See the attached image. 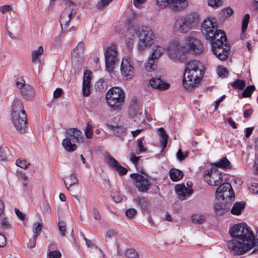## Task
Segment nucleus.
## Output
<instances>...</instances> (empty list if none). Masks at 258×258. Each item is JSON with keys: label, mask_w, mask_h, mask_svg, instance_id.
<instances>
[{"label": "nucleus", "mask_w": 258, "mask_h": 258, "mask_svg": "<svg viewBox=\"0 0 258 258\" xmlns=\"http://www.w3.org/2000/svg\"><path fill=\"white\" fill-rule=\"evenodd\" d=\"M232 239L228 247L234 255H242L251 249L255 245L254 233L244 223L234 225L229 230Z\"/></svg>", "instance_id": "nucleus-1"}, {"label": "nucleus", "mask_w": 258, "mask_h": 258, "mask_svg": "<svg viewBox=\"0 0 258 258\" xmlns=\"http://www.w3.org/2000/svg\"><path fill=\"white\" fill-rule=\"evenodd\" d=\"M138 37V47L144 50L150 47L154 43L155 35L152 29L146 26H132L126 32L125 43L128 48L133 47L134 40Z\"/></svg>", "instance_id": "nucleus-2"}, {"label": "nucleus", "mask_w": 258, "mask_h": 258, "mask_svg": "<svg viewBox=\"0 0 258 258\" xmlns=\"http://www.w3.org/2000/svg\"><path fill=\"white\" fill-rule=\"evenodd\" d=\"M201 63L198 61L192 60L186 65L183 79V85L186 89H191L199 83L200 76H202Z\"/></svg>", "instance_id": "nucleus-3"}, {"label": "nucleus", "mask_w": 258, "mask_h": 258, "mask_svg": "<svg viewBox=\"0 0 258 258\" xmlns=\"http://www.w3.org/2000/svg\"><path fill=\"white\" fill-rule=\"evenodd\" d=\"M198 22V14L190 13L178 17L174 22L173 29L176 33L186 34L189 32Z\"/></svg>", "instance_id": "nucleus-4"}, {"label": "nucleus", "mask_w": 258, "mask_h": 258, "mask_svg": "<svg viewBox=\"0 0 258 258\" xmlns=\"http://www.w3.org/2000/svg\"><path fill=\"white\" fill-rule=\"evenodd\" d=\"M84 137L82 132L77 128H70L65 133V138L62 140V146L69 152L75 151L77 143H83Z\"/></svg>", "instance_id": "nucleus-5"}, {"label": "nucleus", "mask_w": 258, "mask_h": 258, "mask_svg": "<svg viewBox=\"0 0 258 258\" xmlns=\"http://www.w3.org/2000/svg\"><path fill=\"white\" fill-rule=\"evenodd\" d=\"M125 95L122 90L118 87H113L106 93L105 99L107 105L114 110H119L124 103Z\"/></svg>", "instance_id": "nucleus-6"}, {"label": "nucleus", "mask_w": 258, "mask_h": 258, "mask_svg": "<svg viewBox=\"0 0 258 258\" xmlns=\"http://www.w3.org/2000/svg\"><path fill=\"white\" fill-rule=\"evenodd\" d=\"M106 70L110 73L113 72L115 66L118 63V52L114 44L107 46L104 50Z\"/></svg>", "instance_id": "nucleus-7"}, {"label": "nucleus", "mask_w": 258, "mask_h": 258, "mask_svg": "<svg viewBox=\"0 0 258 258\" xmlns=\"http://www.w3.org/2000/svg\"><path fill=\"white\" fill-rule=\"evenodd\" d=\"M168 56L173 59H179L182 55L186 53L184 45H181L178 40H173L167 47Z\"/></svg>", "instance_id": "nucleus-8"}, {"label": "nucleus", "mask_w": 258, "mask_h": 258, "mask_svg": "<svg viewBox=\"0 0 258 258\" xmlns=\"http://www.w3.org/2000/svg\"><path fill=\"white\" fill-rule=\"evenodd\" d=\"M218 23L213 18H207L202 24V32L208 40H212L214 34L219 31Z\"/></svg>", "instance_id": "nucleus-9"}, {"label": "nucleus", "mask_w": 258, "mask_h": 258, "mask_svg": "<svg viewBox=\"0 0 258 258\" xmlns=\"http://www.w3.org/2000/svg\"><path fill=\"white\" fill-rule=\"evenodd\" d=\"M66 4L69 6L62 12L60 16L59 22L62 29L63 26L64 29L67 28L69 26L72 18L76 13V9L74 3L70 1L66 2Z\"/></svg>", "instance_id": "nucleus-10"}, {"label": "nucleus", "mask_w": 258, "mask_h": 258, "mask_svg": "<svg viewBox=\"0 0 258 258\" xmlns=\"http://www.w3.org/2000/svg\"><path fill=\"white\" fill-rule=\"evenodd\" d=\"M184 47L186 53L189 52L194 54H200L204 51L201 42L191 36L185 37Z\"/></svg>", "instance_id": "nucleus-11"}, {"label": "nucleus", "mask_w": 258, "mask_h": 258, "mask_svg": "<svg viewBox=\"0 0 258 258\" xmlns=\"http://www.w3.org/2000/svg\"><path fill=\"white\" fill-rule=\"evenodd\" d=\"M16 85L26 100L32 101L34 99L35 93L33 87L29 84H26L25 80L22 78L17 79Z\"/></svg>", "instance_id": "nucleus-12"}, {"label": "nucleus", "mask_w": 258, "mask_h": 258, "mask_svg": "<svg viewBox=\"0 0 258 258\" xmlns=\"http://www.w3.org/2000/svg\"><path fill=\"white\" fill-rule=\"evenodd\" d=\"M204 178L209 185L212 186H217L223 181L221 172L215 168L206 170Z\"/></svg>", "instance_id": "nucleus-13"}, {"label": "nucleus", "mask_w": 258, "mask_h": 258, "mask_svg": "<svg viewBox=\"0 0 258 258\" xmlns=\"http://www.w3.org/2000/svg\"><path fill=\"white\" fill-rule=\"evenodd\" d=\"M130 176L135 180L136 187L139 191L144 192L149 189L151 182L146 177L137 173L131 174Z\"/></svg>", "instance_id": "nucleus-14"}, {"label": "nucleus", "mask_w": 258, "mask_h": 258, "mask_svg": "<svg viewBox=\"0 0 258 258\" xmlns=\"http://www.w3.org/2000/svg\"><path fill=\"white\" fill-rule=\"evenodd\" d=\"M216 198L222 200L226 198L231 199L234 198V194L231 184L225 182L220 184L216 191Z\"/></svg>", "instance_id": "nucleus-15"}, {"label": "nucleus", "mask_w": 258, "mask_h": 258, "mask_svg": "<svg viewBox=\"0 0 258 258\" xmlns=\"http://www.w3.org/2000/svg\"><path fill=\"white\" fill-rule=\"evenodd\" d=\"M12 122L16 129L21 134L24 133L27 129L26 113L12 115Z\"/></svg>", "instance_id": "nucleus-16"}, {"label": "nucleus", "mask_w": 258, "mask_h": 258, "mask_svg": "<svg viewBox=\"0 0 258 258\" xmlns=\"http://www.w3.org/2000/svg\"><path fill=\"white\" fill-rule=\"evenodd\" d=\"M212 50L217 58L221 60H225L228 57L230 48L226 43L220 45L214 43L212 46Z\"/></svg>", "instance_id": "nucleus-17"}, {"label": "nucleus", "mask_w": 258, "mask_h": 258, "mask_svg": "<svg viewBox=\"0 0 258 258\" xmlns=\"http://www.w3.org/2000/svg\"><path fill=\"white\" fill-rule=\"evenodd\" d=\"M120 71L123 77L126 78V80L131 79L134 76V68L131 63L129 59L123 58L122 60Z\"/></svg>", "instance_id": "nucleus-18"}, {"label": "nucleus", "mask_w": 258, "mask_h": 258, "mask_svg": "<svg viewBox=\"0 0 258 258\" xmlns=\"http://www.w3.org/2000/svg\"><path fill=\"white\" fill-rule=\"evenodd\" d=\"M92 73L86 70L84 73L82 92L85 97L89 96L91 94V80Z\"/></svg>", "instance_id": "nucleus-19"}, {"label": "nucleus", "mask_w": 258, "mask_h": 258, "mask_svg": "<svg viewBox=\"0 0 258 258\" xmlns=\"http://www.w3.org/2000/svg\"><path fill=\"white\" fill-rule=\"evenodd\" d=\"M107 163L108 166L115 170L119 175H125L127 173V169L122 166L114 158L110 156L107 157Z\"/></svg>", "instance_id": "nucleus-20"}, {"label": "nucleus", "mask_w": 258, "mask_h": 258, "mask_svg": "<svg viewBox=\"0 0 258 258\" xmlns=\"http://www.w3.org/2000/svg\"><path fill=\"white\" fill-rule=\"evenodd\" d=\"M175 190L178 198L182 200L189 197L193 192L192 189L186 187L183 184L176 185Z\"/></svg>", "instance_id": "nucleus-21"}, {"label": "nucleus", "mask_w": 258, "mask_h": 258, "mask_svg": "<svg viewBox=\"0 0 258 258\" xmlns=\"http://www.w3.org/2000/svg\"><path fill=\"white\" fill-rule=\"evenodd\" d=\"M150 85L154 88L160 90H165L170 87V84L165 83L159 78H153L150 80Z\"/></svg>", "instance_id": "nucleus-22"}, {"label": "nucleus", "mask_w": 258, "mask_h": 258, "mask_svg": "<svg viewBox=\"0 0 258 258\" xmlns=\"http://www.w3.org/2000/svg\"><path fill=\"white\" fill-rule=\"evenodd\" d=\"M107 126L113 133L114 136L119 138L121 141L124 140V137L126 134V128L120 125L107 124Z\"/></svg>", "instance_id": "nucleus-23"}, {"label": "nucleus", "mask_w": 258, "mask_h": 258, "mask_svg": "<svg viewBox=\"0 0 258 258\" xmlns=\"http://www.w3.org/2000/svg\"><path fill=\"white\" fill-rule=\"evenodd\" d=\"M187 0H172L170 8L175 12H179L185 9L188 6Z\"/></svg>", "instance_id": "nucleus-24"}, {"label": "nucleus", "mask_w": 258, "mask_h": 258, "mask_svg": "<svg viewBox=\"0 0 258 258\" xmlns=\"http://www.w3.org/2000/svg\"><path fill=\"white\" fill-rule=\"evenodd\" d=\"M26 113L22 101L18 99H15L13 101L11 109V116Z\"/></svg>", "instance_id": "nucleus-25"}, {"label": "nucleus", "mask_w": 258, "mask_h": 258, "mask_svg": "<svg viewBox=\"0 0 258 258\" xmlns=\"http://www.w3.org/2000/svg\"><path fill=\"white\" fill-rule=\"evenodd\" d=\"M212 40H209L211 44V46H213V44L215 43L218 44L219 45L221 44H224L226 43L227 38L226 37L224 31L219 30L216 32L212 39Z\"/></svg>", "instance_id": "nucleus-26"}, {"label": "nucleus", "mask_w": 258, "mask_h": 258, "mask_svg": "<svg viewBox=\"0 0 258 258\" xmlns=\"http://www.w3.org/2000/svg\"><path fill=\"white\" fill-rule=\"evenodd\" d=\"M213 209L217 215L221 216L228 211L230 209V207L221 202H218L214 205Z\"/></svg>", "instance_id": "nucleus-27"}, {"label": "nucleus", "mask_w": 258, "mask_h": 258, "mask_svg": "<svg viewBox=\"0 0 258 258\" xmlns=\"http://www.w3.org/2000/svg\"><path fill=\"white\" fill-rule=\"evenodd\" d=\"M130 112H132L135 116H137L138 114L140 115L142 114V105L136 98H133L131 102Z\"/></svg>", "instance_id": "nucleus-28"}, {"label": "nucleus", "mask_w": 258, "mask_h": 258, "mask_svg": "<svg viewBox=\"0 0 258 258\" xmlns=\"http://www.w3.org/2000/svg\"><path fill=\"white\" fill-rule=\"evenodd\" d=\"M84 50V44L82 42H80L76 46V47L72 51V55L73 59L75 60V59L81 58Z\"/></svg>", "instance_id": "nucleus-29"}, {"label": "nucleus", "mask_w": 258, "mask_h": 258, "mask_svg": "<svg viewBox=\"0 0 258 258\" xmlns=\"http://www.w3.org/2000/svg\"><path fill=\"white\" fill-rule=\"evenodd\" d=\"M245 207V203L243 202H237L233 206L231 212L233 215H239L244 210Z\"/></svg>", "instance_id": "nucleus-30"}, {"label": "nucleus", "mask_w": 258, "mask_h": 258, "mask_svg": "<svg viewBox=\"0 0 258 258\" xmlns=\"http://www.w3.org/2000/svg\"><path fill=\"white\" fill-rule=\"evenodd\" d=\"M183 176L182 171L175 168H171L169 171V176L173 181L180 180Z\"/></svg>", "instance_id": "nucleus-31"}, {"label": "nucleus", "mask_w": 258, "mask_h": 258, "mask_svg": "<svg viewBox=\"0 0 258 258\" xmlns=\"http://www.w3.org/2000/svg\"><path fill=\"white\" fill-rule=\"evenodd\" d=\"M165 51L164 48L160 45H155L152 48L151 56L153 58L157 59L160 57Z\"/></svg>", "instance_id": "nucleus-32"}, {"label": "nucleus", "mask_w": 258, "mask_h": 258, "mask_svg": "<svg viewBox=\"0 0 258 258\" xmlns=\"http://www.w3.org/2000/svg\"><path fill=\"white\" fill-rule=\"evenodd\" d=\"M159 131L160 132V144L162 146V150H164L167 146L168 136L163 128H159Z\"/></svg>", "instance_id": "nucleus-33"}, {"label": "nucleus", "mask_w": 258, "mask_h": 258, "mask_svg": "<svg viewBox=\"0 0 258 258\" xmlns=\"http://www.w3.org/2000/svg\"><path fill=\"white\" fill-rule=\"evenodd\" d=\"M43 52V48L39 46L37 49L32 52V61L33 63H37L40 61V57Z\"/></svg>", "instance_id": "nucleus-34"}, {"label": "nucleus", "mask_w": 258, "mask_h": 258, "mask_svg": "<svg viewBox=\"0 0 258 258\" xmlns=\"http://www.w3.org/2000/svg\"><path fill=\"white\" fill-rule=\"evenodd\" d=\"M64 182L68 190H70V187L78 184V180L75 175L74 174H72L64 180Z\"/></svg>", "instance_id": "nucleus-35"}, {"label": "nucleus", "mask_w": 258, "mask_h": 258, "mask_svg": "<svg viewBox=\"0 0 258 258\" xmlns=\"http://www.w3.org/2000/svg\"><path fill=\"white\" fill-rule=\"evenodd\" d=\"M134 201L140 206L142 210H148L150 207L148 201L144 197L135 198Z\"/></svg>", "instance_id": "nucleus-36"}, {"label": "nucleus", "mask_w": 258, "mask_h": 258, "mask_svg": "<svg viewBox=\"0 0 258 258\" xmlns=\"http://www.w3.org/2000/svg\"><path fill=\"white\" fill-rule=\"evenodd\" d=\"M231 85L235 89L242 90L245 86V82L243 80L238 79L232 82Z\"/></svg>", "instance_id": "nucleus-37"}, {"label": "nucleus", "mask_w": 258, "mask_h": 258, "mask_svg": "<svg viewBox=\"0 0 258 258\" xmlns=\"http://www.w3.org/2000/svg\"><path fill=\"white\" fill-rule=\"evenodd\" d=\"M191 220L192 222L195 224H201L205 222L206 218L204 215L196 214L192 216Z\"/></svg>", "instance_id": "nucleus-38"}, {"label": "nucleus", "mask_w": 258, "mask_h": 258, "mask_svg": "<svg viewBox=\"0 0 258 258\" xmlns=\"http://www.w3.org/2000/svg\"><path fill=\"white\" fill-rule=\"evenodd\" d=\"M214 165L216 167L227 168L229 167L230 163L226 158H223L220 161L215 163Z\"/></svg>", "instance_id": "nucleus-39"}, {"label": "nucleus", "mask_w": 258, "mask_h": 258, "mask_svg": "<svg viewBox=\"0 0 258 258\" xmlns=\"http://www.w3.org/2000/svg\"><path fill=\"white\" fill-rule=\"evenodd\" d=\"M156 58H153L151 56L149 57L147 61L145 63L146 70L148 72H151L154 70L155 60Z\"/></svg>", "instance_id": "nucleus-40"}, {"label": "nucleus", "mask_w": 258, "mask_h": 258, "mask_svg": "<svg viewBox=\"0 0 258 258\" xmlns=\"http://www.w3.org/2000/svg\"><path fill=\"white\" fill-rule=\"evenodd\" d=\"M85 135L88 139H91L93 137V126L89 122L87 123L85 129Z\"/></svg>", "instance_id": "nucleus-41"}, {"label": "nucleus", "mask_w": 258, "mask_h": 258, "mask_svg": "<svg viewBox=\"0 0 258 258\" xmlns=\"http://www.w3.org/2000/svg\"><path fill=\"white\" fill-rule=\"evenodd\" d=\"M42 225L41 223H35L33 226L34 237H37L40 234L42 230Z\"/></svg>", "instance_id": "nucleus-42"}, {"label": "nucleus", "mask_w": 258, "mask_h": 258, "mask_svg": "<svg viewBox=\"0 0 258 258\" xmlns=\"http://www.w3.org/2000/svg\"><path fill=\"white\" fill-rule=\"evenodd\" d=\"M254 90L255 87L253 85L247 86L243 91L242 93V96L243 97H250Z\"/></svg>", "instance_id": "nucleus-43"}, {"label": "nucleus", "mask_w": 258, "mask_h": 258, "mask_svg": "<svg viewBox=\"0 0 258 258\" xmlns=\"http://www.w3.org/2000/svg\"><path fill=\"white\" fill-rule=\"evenodd\" d=\"M172 0H156V4L160 8L170 7Z\"/></svg>", "instance_id": "nucleus-44"}, {"label": "nucleus", "mask_w": 258, "mask_h": 258, "mask_svg": "<svg viewBox=\"0 0 258 258\" xmlns=\"http://www.w3.org/2000/svg\"><path fill=\"white\" fill-rule=\"evenodd\" d=\"M249 18V15L248 14H246L242 21L241 30L242 33H244L247 28Z\"/></svg>", "instance_id": "nucleus-45"}, {"label": "nucleus", "mask_w": 258, "mask_h": 258, "mask_svg": "<svg viewBox=\"0 0 258 258\" xmlns=\"http://www.w3.org/2000/svg\"><path fill=\"white\" fill-rule=\"evenodd\" d=\"M125 256L127 258H139L138 253L134 249H127Z\"/></svg>", "instance_id": "nucleus-46"}, {"label": "nucleus", "mask_w": 258, "mask_h": 258, "mask_svg": "<svg viewBox=\"0 0 258 258\" xmlns=\"http://www.w3.org/2000/svg\"><path fill=\"white\" fill-rule=\"evenodd\" d=\"M223 0H208V4L213 8H217L222 6Z\"/></svg>", "instance_id": "nucleus-47"}, {"label": "nucleus", "mask_w": 258, "mask_h": 258, "mask_svg": "<svg viewBox=\"0 0 258 258\" xmlns=\"http://www.w3.org/2000/svg\"><path fill=\"white\" fill-rule=\"evenodd\" d=\"M217 71L218 75L220 77L226 78L228 75V72L225 68L219 67L218 68Z\"/></svg>", "instance_id": "nucleus-48"}, {"label": "nucleus", "mask_w": 258, "mask_h": 258, "mask_svg": "<svg viewBox=\"0 0 258 258\" xmlns=\"http://www.w3.org/2000/svg\"><path fill=\"white\" fill-rule=\"evenodd\" d=\"M233 13V10L230 7L226 8L223 9L221 11V15L225 18H228L230 17Z\"/></svg>", "instance_id": "nucleus-49"}, {"label": "nucleus", "mask_w": 258, "mask_h": 258, "mask_svg": "<svg viewBox=\"0 0 258 258\" xmlns=\"http://www.w3.org/2000/svg\"><path fill=\"white\" fill-rule=\"evenodd\" d=\"M59 231L62 236H64L66 232V224L63 221H59L58 223Z\"/></svg>", "instance_id": "nucleus-50"}, {"label": "nucleus", "mask_w": 258, "mask_h": 258, "mask_svg": "<svg viewBox=\"0 0 258 258\" xmlns=\"http://www.w3.org/2000/svg\"><path fill=\"white\" fill-rule=\"evenodd\" d=\"M16 164L18 166L24 169H27L29 165V163H28L26 160L22 159L17 160Z\"/></svg>", "instance_id": "nucleus-51"}, {"label": "nucleus", "mask_w": 258, "mask_h": 258, "mask_svg": "<svg viewBox=\"0 0 258 258\" xmlns=\"http://www.w3.org/2000/svg\"><path fill=\"white\" fill-rule=\"evenodd\" d=\"M188 152L187 151L183 153L180 149L178 150L176 154L177 158L180 161H181L185 159L187 156Z\"/></svg>", "instance_id": "nucleus-52"}, {"label": "nucleus", "mask_w": 258, "mask_h": 258, "mask_svg": "<svg viewBox=\"0 0 258 258\" xmlns=\"http://www.w3.org/2000/svg\"><path fill=\"white\" fill-rule=\"evenodd\" d=\"M137 210L134 208H130L126 210L125 212L126 216L128 218H132L137 214Z\"/></svg>", "instance_id": "nucleus-53"}, {"label": "nucleus", "mask_w": 258, "mask_h": 258, "mask_svg": "<svg viewBox=\"0 0 258 258\" xmlns=\"http://www.w3.org/2000/svg\"><path fill=\"white\" fill-rule=\"evenodd\" d=\"M112 0H101L98 4V8L101 10L107 6Z\"/></svg>", "instance_id": "nucleus-54"}, {"label": "nucleus", "mask_w": 258, "mask_h": 258, "mask_svg": "<svg viewBox=\"0 0 258 258\" xmlns=\"http://www.w3.org/2000/svg\"><path fill=\"white\" fill-rule=\"evenodd\" d=\"M147 0H134V6L138 8L142 9L144 7L143 5Z\"/></svg>", "instance_id": "nucleus-55"}, {"label": "nucleus", "mask_w": 258, "mask_h": 258, "mask_svg": "<svg viewBox=\"0 0 258 258\" xmlns=\"http://www.w3.org/2000/svg\"><path fill=\"white\" fill-rule=\"evenodd\" d=\"M48 256L49 258H60L61 253L58 251L53 250L49 252Z\"/></svg>", "instance_id": "nucleus-56"}, {"label": "nucleus", "mask_w": 258, "mask_h": 258, "mask_svg": "<svg viewBox=\"0 0 258 258\" xmlns=\"http://www.w3.org/2000/svg\"><path fill=\"white\" fill-rule=\"evenodd\" d=\"M138 147L140 152H144L147 150V148H146L143 145V142L142 139L138 140Z\"/></svg>", "instance_id": "nucleus-57"}, {"label": "nucleus", "mask_w": 258, "mask_h": 258, "mask_svg": "<svg viewBox=\"0 0 258 258\" xmlns=\"http://www.w3.org/2000/svg\"><path fill=\"white\" fill-rule=\"evenodd\" d=\"M2 225L3 228L9 229L10 228L11 225L9 224L8 218L5 217L2 220Z\"/></svg>", "instance_id": "nucleus-58"}, {"label": "nucleus", "mask_w": 258, "mask_h": 258, "mask_svg": "<svg viewBox=\"0 0 258 258\" xmlns=\"http://www.w3.org/2000/svg\"><path fill=\"white\" fill-rule=\"evenodd\" d=\"M92 214L94 218L96 220H100L101 219V215L97 209L93 208L92 210Z\"/></svg>", "instance_id": "nucleus-59"}, {"label": "nucleus", "mask_w": 258, "mask_h": 258, "mask_svg": "<svg viewBox=\"0 0 258 258\" xmlns=\"http://www.w3.org/2000/svg\"><path fill=\"white\" fill-rule=\"evenodd\" d=\"M15 211L16 214L21 220H24L25 219V215L21 212L19 209L16 208L15 209Z\"/></svg>", "instance_id": "nucleus-60"}, {"label": "nucleus", "mask_w": 258, "mask_h": 258, "mask_svg": "<svg viewBox=\"0 0 258 258\" xmlns=\"http://www.w3.org/2000/svg\"><path fill=\"white\" fill-rule=\"evenodd\" d=\"M11 10V7L9 5H5L0 7V12L5 14Z\"/></svg>", "instance_id": "nucleus-61"}, {"label": "nucleus", "mask_w": 258, "mask_h": 258, "mask_svg": "<svg viewBox=\"0 0 258 258\" xmlns=\"http://www.w3.org/2000/svg\"><path fill=\"white\" fill-rule=\"evenodd\" d=\"M62 93V90L61 88H58L55 90L53 92V97L54 98H59Z\"/></svg>", "instance_id": "nucleus-62"}, {"label": "nucleus", "mask_w": 258, "mask_h": 258, "mask_svg": "<svg viewBox=\"0 0 258 258\" xmlns=\"http://www.w3.org/2000/svg\"><path fill=\"white\" fill-rule=\"evenodd\" d=\"M37 237H33L32 239H30L27 243L28 247L31 248L34 247L36 245Z\"/></svg>", "instance_id": "nucleus-63"}, {"label": "nucleus", "mask_w": 258, "mask_h": 258, "mask_svg": "<svg viewBox=\"0 0 258 258\" xmlns=\"http://www.w3.org/2000/svg\"><path fill=\"white\" fill-rule=\"evenodd\" d=\"M139 159V157H137L134 154H131L130 160L135 165L138 164Z\"/></svg>", "instance_id": "nucleus-64"}]
</instances>
